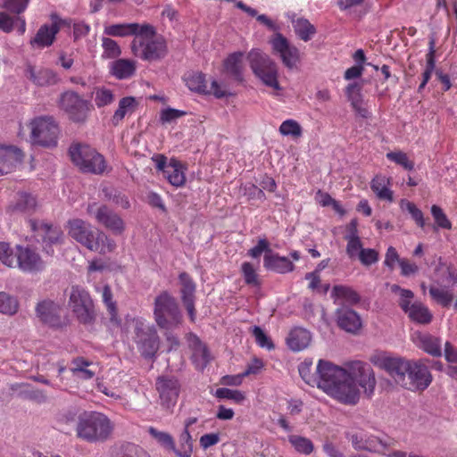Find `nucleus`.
Returning a JSON list of instances; mask_svg holds the SVG:
<instances>
[{"label":"nucleus","mask_w":457,"mask_h":457,"mask_svg":"<svg viewBox=\"0 0 457 457\" xmlns=\"http://www.w3.org/2000/svg\"><path fill=\"white\" fill-rule=\"evenodd\" d=\"M316 386L342 403L355 404L359 400V389L353 378L330 361H319Z\"/></svg>","instance_id":"1"},{"label":"nucleus","mask_w":457,"mask_h":457,"mask_svg":"<svg viewBox=\"0 0 457 457\" xmlns=\"http://www.w3.org/2000/svg\"><path fill=\"white\" fill-rule=\"evenodd\" d=\"M69 236L88 250L106 253L114 251L116 244L104 233L94 231L91 225L81 219H72L67 223Z\"/></svg>","instance_id":"2"},{"label":"nucleus","mask_w":457,"mask_h":457,"mask_svg":"<svg viewBox=\"0 0 457 457\" xmlns=\"http://www.w3.org/2000/svg\"><path fill=\"white\" fill-rule=\"evenodd\" d=\"M131 50L135 56L147 62L161 60L168 52L165 39L156 34L154 26L146 23L142 24L137 36L133 39Z\"/></svg>","instance_id":"3"},{"label":"nucleus","mask_w":457,"mask_h":457,"mask_svg":"<svg viewBox=\"0 0 457 457\" xmlns=\"http://www.w3.org/2000/svg\"><path fill=\"white\" fill-rule=\"evenodd\" d=\"M112 429L113 426L106 415L91 411L79 418L76 433L78 437L89 443H95L107 440Z\"/></svg>","instance_id":"4"},{"label":"nucleus","mask_w":457,"mask_h":457,"mask_svg":"<svg viewBox=\"0 0 457 457\" xmlns=\"http://www.w3.org/2000/svg\"><path fill=\"white\" fill-rule=\"evenodd\" d=\"M69 154L73 164L83 172L101 175L107 169L104 157L88 145L74 143L69 148Z\"/></svg>","instance_id":"5"},{"label":"nucleus","mask_w":457,"mask_h":457,"mask_svg":"<svg viewBox=\"0 0 457 457\" xmlns=\"http://www.w3.org/2000/svg\"><path fill=\"white\" fill-rule=\"evenodd\" d=\"M154 320L165 330H171L181 322V313L174 297L168 292L161 293L154 300Z\"/></svg>","instance_id":"6"},{"label":"nucleus","mask_w":457,"mask_h":457,"mask_svg":"<svg viewBox=\"0 0 457 457\" xmlns=\"http://www.w3.org/2000/svg\"><path fill=\"white\" fill-rule=\"evenodd\" d=\"M32 144L44 147H54L57 145L59 127L53 117L39 116L29 123Z\"/></svg>","instance_id":"7"},{"label":"nucleus","mask_w":457,"mask_h":457,"mask_svg":"<svg viewBox=\"0 0 457 457\" xmlns=\"http://www.w3.org/2000/svg\"><path fill=\"white\" fill-rule=\"evenodd\" d=\"M59 105L69 120L75 123H85L94 110L90 101L84 99L82 96L72 90L61 95Z\"/></svg>","instance_id":"8"},{"label":"nucleus","mask_w":457,"mask_h":457,"mask_svg":"<svg viewBox=\"0 0 457 457\" xmlns=\"http://www.w3.org/2000/svg\"><path fill=\"white\" fill-rule=\"evenodd\" d=\"M248 59L253 73L263 84L276 91L281 90L278 80L277 65L267 54L259 50H252Z\"/></svg>","instance_id":"9"},{"label":"nucleus","mask_w":457,"mask_h":457,"mask_svg":"<svg viewBox=\"0 0 457 457\" xmlns=\"http://www.w3.org/2000/svg\"><path fill=\"white\" fill-rule=\"evenodd\" d=\"M69 306L80 323L90 324L95 320V304L89 292L80 286H72Z\"/></svg>","instance_id":"10"},{"label":"nucleus","mask_w":457,"mask_h":457,"mask_svg":"<svg viewBox=\"0 0 457 457\" xmlns=\"http://www.w3.org/2000/svg\"><path fill=\"white\" fill-rule=\"evenodd\" d=\"M346 437L355 450L384 453L391 445L393 439L387 436H378L363 429H355L347 433Z\"/></svg>","instance_id":"11"},{"label":"nucleus","mask_w":457,"mask_h":457,"mask_svg":"<svg viewBox=\"0 0 457 457\" xmlns=\"http://www.w3.org/2000/svg\"><path fill=\"white\" fill-rule=\"evenodd\" d=\"M134 333V342L141 355L145 358L154 357L160 347L155 328L137 320L135 322Z\"/></svg>","instance_id":"12"},{"label":"nucleus","mask_w":457,"mask_h":457,"mask_svg":"<svg viewBox=\"0 0 457 457\" xmlns=\"http://www.w3.org/2000/svg\"><path fill=\"white\" fill-rule=\"evenodd\" d=\"M370 360L373 365L385 370L396 385L403 386L406 372L411 367L410 360L389 356L386 353L374 354Z\"/></svg>","instance_id":"13"},{"label":"nucleus","mask_w":457,"mask_h":457,"mask_svg":"<svg viewBox=\"0 0 457 457\" xmlns=\"http://www.w3.org/2000/svg\"><path fill=\"white\" fill-rule=\"evenodd\" d=\"M403 388L410 391H424L432 382V375L423 360H410Z\"/></svg>","instance_id":"14"},{"label":"nucleus","mask_w":457,"mask_h":457,"mask_svg":"<svg viewBox=\"0 0 457 457\" xmlns=\"http://www.w3.org/2000/svg\"><path fill=\"white\" fill-rule=\"evenodd\" d=\"M183 80L190 91L200 95H213L219 99L228 95L216 80H212L211 87H208L205 74L201 71H187L184 74Z\"/></svg>","instance_id":"15"},{"label":"nucleus","mask_w":457,"mask_h":457,"mask_svg":"<svg viewBox=\"0 0 457 457\" xmlns=\"http://www.w3.org/2000/svg\"><path fill=\"white\" fill-rule=\"evenodd\" d=\"M155 389L158 392L160 403L164 409L173 408L180 393V383L173 376H160L155 381Z\"/></svg>","instance_id":"16"},{"label":"nucleus","mask_w":457,"mask_h":457,"mask_svg":"<svg viewBox=\"0 0 457 457\" xmlns=\"http://www.w3.org/2000/svg\"><path fill=\"white\" fill-rule=\"evenodd\" d=\"M15 249V267L28 273H37L45 269L41 256L30 246L18 245Z\"/></svg>","instance_id":"17"},{"label":"nucleus","mask_w":457,"mask_h":457,"mask_svg":"<svg viewBox=\"0 0 457 457\" xmlns=\"http://www.w3.org/2000/svg\"><path fill=\"white\" fill-rule=\"evenodd\" d=\"M30 228L42 239L43 248L47 254H54L53 245L62 243L63 233L60 227L47 223L37 224L35 220H29Z\"/></svg>","instance_id":"18"},{"label":"nucleus","mask_w":457,"mask_h":457,"mask_svg":"<svg viewBox=\"0 0 457 457\" xmlns=\"http://www.w3.org/2000/svg\"><path fill=\"white\" fill-rule=\"evenodd\" d=\"M273 51L279 55L283 64L287 69H294L300 62L299 50L291 46L287 39L280 33H277L270 40Z\"/></svg>","instance_id":"19"},{"label":"nucleus","mask_w":457,"mask_h":457,"mask_svg":"<svg viewBox=\"0 0 457 457\" xmlns=\"http://www.w3.org/2000/svg\"><path fill=\"white\" fill-rule=\"evenodd\" d=\"M350 372L348 374L353 378L354 384L364 389V392L370 396L375 389L377 381L375 373L371 367L360 361H353L349 366Z\"/></svg>","instance_id":"20"},{"label":"nucleus","mask_w":457,"mask_h":457,"mask_svg":"<svg viewBox=\"0 0 457 457\" xmlns=\"http://www.w3.org/2000/svg\"><path fill=\"white\" fill-rule=\"evenodd\" d=\"M51 20L52 23L50 25L44 24L39 28L36 36L30 41L31 46L43 48L50 46L54 43L61 26L65 24L66 21L60 19L56 14H52Z\"/></svg>","instance_id":"21"},{"label":"nucleus","mask_w":457,"mask_h":457,"mask_svg":"<svg viewBox=\"0 0 457 457\" xmlns=\"http://www.w3.org/2000/svg\"><path fill=\"white\" fill-rule=\"evenodd\" d=\"M22 151L12 145H0V176L11 173L23 161Z\"/></svg>","instance_id":"22"},{"label":"nucleus","mask_w":457,"mask_h":457,"mask_svg":"<svg viewBox=\"0 0 457 457\" xmlns=\"http://www.w3.org/2000/svg\"><path fill=\"white\" fill-rule=\"evenodd\" d=\"M181 284V299L187 311L192 322L195 320V284L190 275L187 272H181L179 276Z\"/></svg>","instance_id":"23"},{"label":"nucleus","mask_w":457,"mask_h":457,"mask_svg":"<svg viewBox=\"0 0 457 457\" xmlns=\"http://www.w3.org/2000/svg\"><path fill=\"white\" fill-rule=\"evenodd\" d=\"M61 311V306L51 300H44L36 307L37 317L52 327H59L62 324Z\"/></svg>","instance_id":"24"},{"label":"nucleus","mask_w":457,"mask_h":457,"mask_svg":"<svg viewBox=\"0 0 457 457\" xmlns=\"http://www.w3.org/2000/svg\"><path fill=\"white\" fill-rule=\"evenodd\" d=\"M96 220L114 234H121L124 230L122 219L105 205L98 208L96 213Z\"/></svg>","instance_id":"25"},{"label":"nucleus","mask_w":457,"mask_h":457,"mask_svg":"<svg viewBox=\"0 0 457 457\" xmlns=\"http://www.w3.org/2000/svg\"><path fill=\"white\" fill-rule=\"evenodd\" d=\"M263 266L266 270L278 274H287L295 270L293 262L286 256H280L278 253L272 252L263 257Z\"/></svg>","instance_id":"26"},{"label":"nucleus","mask_w":457,"mask_h":457,"mask_svg":"<svg viewBox=\"0 0 457 457\" xmlns=\"http://www.w3.org/2000/svg\"><path fill=\"white\" fill-rule=\"evenodd\" d=\"M391 179L383 174H377L370 181V189L380 201L394 202V191L390 188Z\"/></svg>","instance_id":"27"},{"label":"nucleus","mask_w":457,"mask_h":457,"mask_svg":"<svg viewBox=\"0 0 457 457\" xmlns=\"http://www.w3.org/2000/svg\"><path fill=\"white\" fill-rule=\"evenodd\" d=\"M137 71V62L131 59H117L109 63V73L117 79H130Z\"/></svg>","instance_id":"28"},{"label":"nucleus","mask_w":457,"mask_h":457,"mask_svg":"<svg viewBox=\"0 0 457 457\" xmlns=\"http://www.w3.org/2000/svg\"><path fill=\"white\" fill-rule=\"evenodd\" d=\"M26 77L39 87L52 86L57 83V74L50 69H36L29 65L26 69Z\"/></svg>","instance_id":"29"},{"label":"nucleus","mask_w":457,"mask_h":457,"mask_svg":"<svg viewBox=\"0 0 457 457\" xmlns=\"http://www.w3.org/2000/svg\"><path fill=\"white\" fill-rule=\"evenodd\" d=\"M414 342L419 348L434 357L442 355L441 340L439 337L428 333L419 332L415 335Z\"/></svg>","instance_id":"30"},{"label":"nucleus","mask_w":457,"mask_h":457,"mask_svg":"<svg viewBox=\"0 0 457 457\" xmlns=\"http://www.w3.org/2000/svg\"><path fill=\"white\" fill-rule=\"evenodd\" d=\"M311 339V334L307 329L296 327L289 332L287 345L292 351L299 352L309 345Z\"/></svg>","instance_id":"31"},{"label":"nucleus","mask_w":457,"mask_h":457,"mask_svg":"<svg viewBox=\"0 0 457 457\" xmlns=\"http://www.w3.org/2000/svg\"><path fill=\"white\" fill-rule=\"evenodd\" d=\"M337 324L350 333H356L361 327L360 316L350 309H341L337 312Z\"/></svg>","instance_id":"32"},{"label":"nucleus","mask_w":457,"mask_h":457,"mask_svg":"<svg viewBox=\"0 0 457 457\" xmlns=\"http://www.w3.org/2000/svg\"><path fill=\"white\" fill-rule=\"evenodd\" d=\"M186 168L177 159L171 158L165 170L164 177L174 187H179L186 183Z\"/></svg>","instance_id":"33"},{"label":"nucleus","mask_w":457,"mask_h":457,"mask_svg":"<svg viewBox=\"0 0 457 457\" xmlns=\"http://www.w3.org/2000/svg\"><path fill=\"white\" fill-rule=\"evenodd\" d=\"M137 101L133 96H125L119 101L118 108L112 116L113 126H119L127 115L132 114L137 108Z\"/></svg>","instance_id":"34"},{"label":"nucleus","mask_w":457,"mask_h":457,"mask_svg":"<svg viewBox=\"0 0 457 457\" xmlns=\"http://www.w3.org/2000/svg\"><path fill=\"white\" fill-rule=\"evenodd\" d=\"M243 53L236 52L229 54L224 61V70L231 75L234 79L243 81Z\"/></svg>","instance_id":"35"},{"label":"nucleus","mask_w":457,"mask_h":457,"mask_svg":"<svg viewBox=\"0 0 457 457\" xmlns=\"http://www.w3.org/2000/svg\"><path fill=\"white\" fill-rule=\"evenodd\" d=\"M142 24L138 23H119L104 27V33L109 37H137Z\"/></svg>","instance_id":"36"},{"label":"nucleus","mask_w":457,"mask_h":457,"mask_svg":"<svg viewBox=\"0 0 457 457\" xmlns=\"http://www.w3.org/2000/svg\"><path fill=\"white\" fill-rule=\"evenodd\" d=\"M410 320L413 322L427 325L432 321L433 315L429 309L423 303L416 302L411 304V308L406 312Z\"/></svg>","instance_id":"37"},{"label":"nucleus","mask_w":457,"mask_h":457,"mask_svg":"<svg viewBox=\"0 0 457 457\" xmlns=\"http://www.w3.org/2000/svg\"><path fill=\"white\" fill-rule=\"evenodd\" d=\"M436 43L431 38L428 42V52L426 54V68L422 73V81L419 86V91H421L428 82L436 67Z\"/></svg>","instance_id":"38"},{"label":"nucleus","mask_w":457,"mask_h":457,"mask_svg":"<svg viewBox=\"0 0 457 457\" xmlns=\"http://www.w3.org/2000/svg\"><path fill=\"white\" fill-rule=\"evenodd\" d=\"M92 96L97 108L108 106L115 100L113 91L103 86L96 87L92 92Z\"/></svg>","instance_id":"39"},{"label":"nucleus","mask_w":457,"mask_h":457,"mask_svg":"<svg viewBox=\"0 0 457 457\" xmlns=\"http://www.w3.org/2000/svg\"><path fill=\"white\" fill-rule=\"evenodd\" d=\"M288 442L291 444L294 449L301 454L309 455L314 450L313 443L311 439L305 436L290 435L288 436Z\"/></svg>","instance_id":"40"},{"label":"nucleus","mask_w":457,"mask_h":457,"mask_svg":"<svg viewBox=\"0 0 457 457\" xmlns=\"http://www.w3.org/2000/svg\"><path fill=\"white\" fill-rule=\"evenodd\" d=\"M294 29L299 38L305 42L311 40V38L316 33L315 27L306 19H297L294 22Z\"/></svg>","instance_id":"41"},{"label":"nucleus","mask_w":457,"mask_h":457,"mask_svg":"<svg viewBox=\"0 0 457 457\" xmlns=\"http://www.w3.org/2000/svg\"><path fill=\"white\" fill-rule=\"evenodd\" d=\"M332 295L337 299H342L345 303L354 304L360 301V295L353 288L346 286H335Z\"/></svg>","instance_id":"42"},{"label":"nucleus","mask_w":457,"mask_h":457,"mask_svg":"<svg viewBox=\"0 0 457 457\" xmlns=\"http://www.w3.org/2000/svg\"><path fill=\"white\" fill-rule=\"evenodd\" d=\"M429 295L433 300L443 307L450 306L453 300L452 292L443 287L431 286L429 287Z\"/></svg>","instance_id":"43"},{"label":"nucleus","mask_w":457,"mask_h":457,"mask_svg":"<svg viewBox=\"0 0 457 457\" xmlns=\"http://www.w3.org/2000/svg\"><path fill=\"white\" fill-rule=\"evenodd\" d=\"M390 290L393 293H399V306L406 313L411 308V301L414 297L413 292L410 289L402 288L396 284L392 285Z\"/></svg>","instance_id":"44"},{"label":"nucleus","mask_w":457,"mask_h":457,"mask_svg":"<svg viewBox=\"0 0 457 457\" xmlns=\"http://www.w3.org/2000/svg\"><path fill=\"white\" fill-rule=\"evenodd\" d=\"M400 207L402 210H406L411 214L412 220L415 221L416 225L421 228L425 227V219L424 214L420 209H419L416 204L411 201L406 199H402L400 202Z\"/></svg>","instance_id":"45"},{"label":"nucleus","mask_w":457,"mask_h":457,"mask_svg":"<svg viewBox=\"0 0 457 457\" xmlns=\"http://www.w3.org/2000/svg\"><path fill=\"white\" fill-rule=\"evenodd\" d=\"M241 273L246 285L257 287L261 286V279L256 272V269L251 262H245L242 263Z\"/></svg>","instance_id":"46"},{"label":"nucleus","mask_w":457,"mask_h":457,"mask_svg":"<svg viewBox=\"0 0 457 457\" xmlns=\"http://www.w3.org/2000/svg\"><path fill=\"white\" fill-rule=\"evenodd\" d=\"M282 136H290L294 138L302 137L303 129L298 121L293 119L284 120L278 129Z\"/></svg>","instance_id":"47"},{"label":"nucleus","mask_w":457,"mask_h":457,"mask_svg":"<svg viewBox=\"0 0 457 457\" xmlns=\"http://www.w3.org/2000/svg\"><path fill=\"white\" fill-rule=\"evenodd\" d=\"M37 206L36 198L29 194H21L14 205V210L23 213H31Z\"/></svg>","instance_id":"48"},{"label":"nucleus","mask_w":457,"mask_h":457,"mask_svg":"<svg viewBox=\"0 0 457 457\" xmlns=\"http://www.w3.org/2000/svg\"><path fill=\"white\" fill-rule=\"evenodd\" d=\"M18 301L4 292H0V312L13 315L18 311Z\"/></svg>","instance_id":"49"},{"label":"nucleus","mask_w":457,"mask_h":457,"mask_svg":"<svg viewBox=\"0 0 457 457\" xmlns=\"http://www.w3.org/2000/svg\"><path fill=\"white\" fill-rule=\"evenodd\" d=\"M386 156L389 161L402 166L406 170H414V162L410 160L407 154L403 151L388 152Z\"/></svg>","instance_id":"50"},{"label":"nucleus","mask_w":457,"mask_h":457,"mask_svg":"<svg viewBox=\"0 0 457 457\" xmlns=\"http://www.w3.org/2000/svg\"><path fill=\"white\" fill-rule=\"evenodd\" d=\"M215 397L219 399H228L235 403H242L245 400V395L242 391L233 390L227 387H220L215 391Z\"/></svg>","instance_id":"51"},{"label":"nucleus","mask_w":457,"mask_h":457,"mask_svg":"<svg viewBox=\"0 0 457 457\" xmlns=\"http://www.w3.org/2000/svg\"><path fill=\"white\" fill-rule=\"evenodd\" d=\"M190 345L194 347V358H201L204 366L209 361V351L204 344L195 335H190Z\"/></svg>","instance_id":"52"},{"label":"nucleus","mask_w":457,"mask_h":457,"mask_svg":"<svg viewBox=\"0 0 457 457\" xmlns=\"http://www.w3.org/2000/svg\"><path fill=\"white\" fill-rule=\"evenodd\" d=\"M148 433L163 447L175 450V443L173 437L169 433L159 431L154 427H150L148 428Z\"/></svg>","instance_id":"53"},{"label":"nucleus","mask_w":457,"mask_h":457,"mask_svg":"<svg viewBox=\"0 0 457 457\" xmlns=\"http://www.w3.org/2000/svg\"><path fill=\"white\" fill-rule=\"evenodd\" d=\"M30 0H1L0 7L13 14L25 12Z\"/></svg>","instance_id":"54"},{"label":"nucleus","mask_w":457,"mask_h":457,"mask_svg":"<svg viewBox=\"0 0 457 457\" xmlns=\"http://www.w3.org/2000/svg\"><path fill=\"white\" fill-rule=\"evenodd\" d=\"M102 46L104 49L103 56L105 58H117L121 54V49L118 43L110 37L102 38Z\"/></svg>","instance_id":"55"},{"label":"nucleus","mask_w":457,"mask_h":457,"mask_svg":"<svg viewBox=\"0 0 457 457\" xmlns=\"http://www.w3.org/2000/svg\"><path fill=\"white\" fill-rule=\"evenodd\" d=\"M312 361L305 360L299 365L298 370L301 378L305 381V383L314 386L317 382V371L315 373H312Z\"/></svg>","instance_id":"56"},{"label":"nucleus","mask_w":457,"mask_h":457,"mask_svg":"<svg viewBox=\"0 0 457 457\" xmlns=\"http://www.w3.org/2000/svg\"><path fill=\"white\" fill-rule=\"evenodd\" d=\"M102 298L103 302L106 305L111 320H114L117 316V306L116 303L112 300V292L110 286L105 285L103 287Z\"/></svg>","instance_id":"57"},{"label":"nucleus","mask_w":457,"mask_h":457,"mask_svg":"<svg viewBox=\"0 0 457 457\" xmlns=\"http://www.w3.org/2000/svg\"><path fill=\"white\" fill-rule=\"evenodd\" d=\"M431 214L434 218V220L438 228L444 229H451L452 222L447 218L446 214L444 212L443 209L438 205H432L431 207Z\"/></svg>","instance_id":"58"},{"label":"nucleus","mask_w":457,"mask_h":457,"mask_svg":"<svg viewBox=\"0 0 457 457\" xmlns=\"http://www.w3.org/2000/svg\"><path fill=\"white\" fill-rule=\"evenodd\" d=\"M0 261L7 267H15V255H13L9 244L5 242H0Z\"/></svg>","instance_id":"59"},{"label":"nucleus","mask_w":457,"mask_h":457,"mask_svg":"<svg viewBox=\"0 0 457 457\" xmlns=\"http://www.w3.org/2000/svg\"><path fill=\"white\" fill-rule=\"evenodd\" d=\"M358 258L361 264L365 266H370L376 263L379 259L378 252L371 248L361 249L358 253Z\"/></svg>","instance_id":"60"},{"label":"nucleus","mask_w":457,"mask_h":457,"mask_svg":"<svg viewBox=\"0 0 457 457\" xmlns=\"http://www.w3.org/2000/svg\"><path fill=\"white\" fill-rule=\"evenodd\" d=\"M264 252V255L272 253V250L270 247V243L266 238H260L255 246L248 250L247 254L252 258H258Z\"/></svg>","instance_id":"61"},{"label":"nucleus","mask_w":457,"mask_h":457,"mask_svg":"<svg viewBox=\"0 0 457 457\" xmlns=\"http://www.w3.org/2000/svg\"><path fill=\"white\" fill-rule=\"evenodd\" d=\"M187 115V112L168 107L161 111L160 120L162 124L170 123L179 118Z\"/></svg>","instance_id":"62"},{"label":"nucleus","mask_w":457,"mask_h":457,"mask_svg":"<svg viewBox=\"0 0 457 457\" xmlns=\"http://www.w3.org/2000/svg\"><path fill=\"white\" fill-rule=\"evenodd\" d=\"M253 335L255 337L256 343L262 348L269 350L274 348V345L270 337L264 333V331L258 326H254L253 328Z\"/></svg>","instance_id":"63"},{"label":"nucleus","mask_w":457,"mask_h":457,"mask_svg":"<svg viewBox=\"0 0 457 457\" xmlns=\"http://www.w3.org/2000/svg\"><path fill=\"white\" fill-rule=\"evenodd\" d=\"M103 191L104 192L105 196L112 200L115 204L122 207L123 209L129 208V201L124 194L118 191L109 193L108 189H104Z\"/></svg>","instance_id":"64"}]
</instances>
